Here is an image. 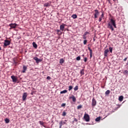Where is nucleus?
Here are the masks:
<instances>
[{
  "label": "nucleus",
  "instance_id": "nucleus-33",
  "mask_svg": "<svg viewBox=\"0 0 128 128\" xmlns=\"http://www.w3.org/2000/svg\"><path fill=\"white\" fill-rule=\"evenodd\" d=\"M84 62H88V58L86 57H84Z\"/></svg>",
  "mask_w": 128,
  "mask_h": 128
},
{
  "label": "nucleus",
  "instance_id": "nucleus-31",
  "mask_svg": "<svg viewBox=\"0 0 128 128\" xmlns=\"http://www.w3.org/2000/svg\"><path fill=\"white\" fill-rule=\"evenodd\" d=\"M62 116H66V112L65 111H64Z\"/></svg>",
  "mask_w": 128,
  "mask_h": 128
},
{
  "label": "nucleus",
  "instance_id": "nucleus-10",
  "mask_svg": "<svg viewBox=\"0 0 128 128\" xmlns=\"http://www.w3.org/2000/svg\"><path fill=\"white\" fill-rule=\"evenodd\" d=\"M108 52H110V50H108V49H106L104 50V56H105V58H106V56H108Z\"/></svg>",
  "mask_w": 128,
  "mask_h": 128
},
{
  "label": "nucleus",
  "instance_id": "nucleus-37",
  "mask_svg": "<svg viewBox=\"0 0 128 128\" xmlns=\"http://www.w3.org/2000/svg\"><path fill=\"white\" fill-rule=\"evenodd\" d=\"M87 42H88V40H84V44H86Z\"/></svg>",
  "mask_w": 128,
  "mask_h": 128
},
{
  "label": "nucleus",
  "instance_id": "nucleus-13",
  "mask_svg": "<svg viewBox=\"0 0 128 128\" xmlns=\"http://www.w3.org/2000/svg\"><path fill=\"white\" fill-rule=\"evenodd\" d=\"M88 50L90 52V58H92V50L90 47H88Z\"/></svg>",
  "mask_w": 128,
  "mask_h": 128
},
{
  "label": "nucleus",
  "instance_id": "nucleus-44",
  "mask_svg": "<svg viewBox=\"0 0 128 128\" xmlns=\"http://www.w3.org/2000/svg\"><path fill=\"white\" fill-rule=\"evenodd\" d=\"M109 4H110V0H107ZM114 2H116V0H113Z\"/></svg>",
  "mask_w": 128,
  "mask_h": 128
},
{
  "label": "nucleus",
  "instance_id": "nucleus-5",
  "mask_svg": "<svg viewBox=\"0 0 128 128\" xmlns=\"http://www.w3.org/2000/svg\"><path fill=\"white\" fill-rule=\"evenodd\" d=\"M16 26H18V24L16 23L10 24H9V26L10 27V29L12 30V28H16Z\"/></svg>",
  "mask_w": 128,
  "mask_h": 128
},
{
  "label": "nucleus",
  "instance_id": "nucleus-20",
  "mask_svg": "<svg viewBox=\"0 0 128 128\" xmlns=\"http://www.w3.org/2000/svg\"><path fill=\"white\" fill-rule=\"evenodd\" d=\"M56 32L57 34H58V36H60V34H62V32H60V30H57Z\"/></svg>",
  "mask_w": 128,
  "mask_h": 128
},
{
  "label": "nucleus",
  "instance_id": "nucleus-4",
  "mask_svg": "<svg viewBox=\"0 0 128 128\" xmlns=\"http://www.w3.org/2000/svg\"><path fill=\"white\" fill-rule=\"evenodd\" d=\"M94 12V18H98V16L100 15V12H98V10H95Z\"/></svg>",
  "mask_w": 128,
  "mask_h": 128
},
{
  "label": "nucleus",
  "instance_id": "nucleus-23",
  "mask_svg": "<svg viewBox=\"0 0 128 128\" xmlns=\"http://www.w3.org/2000/svg\"><path fill=\"white\" fill-rule=\"evenodd\" d=\"M66 92H68V90H64L62 91H61L60 92V94H66Z\"/></svg>",
  "mask_w": 128,
  "mask_h": 128
},
{
  "label": "nucleus",
  "instance_id": "nucleus-21",
  "mask_svg": "<svg viewBox=\"0 0 128 128\" xmlns=\"http://www.w3.org/2000/svg\"><path fill=\"white\" fill-rule=\"evenodd\" d=\"M39 124H40V126H43L44 128H46V126H44V122H42V121H39Z\"/></svg>",
  "mask_w": 128,
  "mask_h": 128
},
{
  "label": "nucleus",
  "instance_id": "nucleus-39",
  "mask_svg": "<svg viewBox=\"0 0 128 128\" xmlns=\"http://www.w3.org/2000/svg\"><path fill=\"white\" fill-rule=\"evenodd\" d=\"M86 34H88V32H86L83 35L86 36Z\"/></svg>",
  "mask_w": 128,
  "mask_h": 128
},
{
  "label": "nucleus",
  "instance_id": "nucleus-17",
  "mask_svg": "<svg viewBox=\"0 0 128 128\" xmlns=\"http://www.w3.org/2000/svg\"><path fill=\"white\" fill-rule=\"evenodd\" d=\"M118 100H119L120 102H122V100H124V96H119Z\"/></svg>",
  "mask_w": 128,
  "mask_h": 128
},
{
  "label": "nucleus",
  "instance_id": "nucleus-2",
  "mask_svg": "<svg viewBox=\"0 0 128 128\" xmlns=\"http://www.w3.org/2000/svg\"><path fill=\"white\" fill-rule=\"evenodd\" d=\"M4 48H5V46H10V41L8 40H6L4 41Z\"/></svg>",
  "mask_w": 128,
  "mask_h": 128
},
{
  "label": "nucleus",
  "instance_id": "nucleus-22",
  "mask_svg": "<svg viewBox=\"0 0 128 128\" xmlns=\"http://www.w3.org/2000/svg\"><path fill=\"white\" fill-rule=\"evenodd\" d=\"M72 18L75 19V18H78V16L76 14H74L72 16Z\"/></svg>",
  "mask_w": 128,
  "mask_h": 128
},
{
  "label": "nucleus",
  "instance_id": "nucleus-32",
  "mask_svg": "<svg viewBox=\"0 0 128 128\" xmlns=\"http://www.w3.org/2000/svg\"><path fill=\"white\" fill-rule=\"evenodd\" d=\"M109 50L111 54L112 52V47H109Z\"/></svg>",
  "mask_w": 128,
  "mask_h": 128
},
{
  "label": "nucleus",
  "instance_id": "nucleus-46",
  "mask_svg": "<svg viewBox=\"0 0 128 128\" xmlns=\"http://www.w3.org/2000/svg\"><path fill=\"white\" fill-rule=\"evenodd\" d=\"M66 124V122H63V124Z\"/></svg>",
  "mask_w": 128,
  "mask_h": 128
},
{
  "label": "nucleus",
  "instance_id": "nucleus-36",
  "mask_svg": "<svg viewBox=\"0 0 128 128\" xmlns=\"http://www.w3.org/2000/svg\"><path fill=\"white\" fill-rule=\"evenodd\" d=\"M72 86H69L68 90H72Z\"/></svg>",
  "mask_w": 128,
  "mask_h": 128
},
{
  "label": "nucleus",
  "instance_id": "nucleus-19",
  "mask_svg": "<svg viewBox=\"0 0 128 128\" xmlns=\"http://www.w3.org/2000/svg\"><path fill=\"white\" fill-rule=\"evenodd\" d=\"M80 74H81V76H84V70L82 69V70H81L80 71Z\"/></svg>",
  "mask_w": 128,
  "mask_h": 128
},
{
  "label": "nucleus",
  "instance_id": "nucleus-41",
  "mask_svg": "<svg viewBox=\"0 0 128 128\" xmlns=\"http://www.w3.org/2000/svg\"><path fill=\"white\" fill-rule=\"evenodd\" d=\"M66 106V103H63L62 104L61 106L64 107Z\"/></svg>",
  "mask_w": 128,
  "mask_h": 128
},
{
  "label": "nucleus",
  "instance_id": "nucleus-47",
  "mask_svg": "<svg viewBox=\"0 0 128 128\" xmlns=\"http://www.w3.org/2000/svg\"><path fill=\"white\" fill-rule=\"evenodd\" d=\"M0 50H2V48L0 46Z\"/></svg>",
  "mask_w": 128,
  "mask_h": 128
},
{
  "label": "nucleus",
  "instance_id": "nucleus-6",
  "mask_svg": "<svg viewBox=\"0 0 128 128\" xmlns=\"http://www.w3.org/2000/svg\"><path fill=\"white\" fill-rule=\"evenodd\" d=\"M92 106H96V100L94 98L92 99Z\"/></svg>",
  "mask_w": 128,
  "mask_h": 128
},
{
  "label": "nucleus",
  "instance_id": "nucleus-30",
  "mask_svg": "<svg viewBox=\"0 0 128 128\" xmlns=\"http://www.w3.org/2000/svg\"><path fill=\"white\" fill-rule=\"evenodd\" d=\"M82 108V105H79V106H78V107H77V110H80V109Z\"/></svg>",
  "mask_w": 128,
  "mask_h": 128
},
{
  "label": "nucleus",
  "instance_id": "nucleus-27",
  "mask_svg": "<svg viewBox=\"0 0 128 128\" xmlns=\"http://www.w3.org/2000/svg\"><path fill=\"white\" fill-rule=\"evenodd\" d=\"M64 60L63 58H62L60 60V64H64Z\"/></svg>",
  "mask_w": 128,
  "mask_h": 128
},
{
  "label": "nucleus",
  "instance_id": "nucleus-15",
  "mask_svg": "<svg viewBox=\"0 0 128 128\" xmlns=\"http://www.w3.org/2000/svg\"><path fill=\"white\" fill-rule=\"evenodd\" d=\"M70 98H72V102H76V97H74V96H72L70 97Z\"/></svg>",
  "mask_w": 128,
  "mask_h": 128
},
{
  "label": "nucleus",
  "instance_id": "nucleus-34",
  "mask_svg": "<svg viewBox=\"0 0 128 128\" xmlns=\"http://www.w3.org/2000/svg\"><path fill=\"white\" fill-rule=\"evenodd\" d=\"M76 60H80V56H78L76 58Z\"/></svg>",
  "mask_w": 128,
  "mask_h": 128
},
{
  "label": "nucleus",
  "instance_id": "nucleus-45",
  "mask_svg": "<svg viewBox=\"0 0 128 128\" xmlns=\"http://www.w3.org/2000/svg\"><path fill=\"white\" fill-rule=\"evenodd\" d=\"M94 42H96V39H94V38L93 39Z\"/></svg>",
  "mask_w": 128,
  "mask_h": 128
},
{
  "label": "nucleus",
  "instance_id": "nucleus-9",
  "mask_svg": "<svg viewBox=\"0 0 128 128\" xmlns=\"http://www.w3.org/2000/svg\"><path fill=\"white\" fill-rule=\"evenodd\" d=\"M34 60L36 61V64H38V62H42V60L40 59H38L36 56L34 57Z\"/></svg>",
  "mask_w": 128,
  "mask_h": 128
},
{
  "label": "nucleus",
  "instance_id": "nucleus-48",
  "mask_svg": "<svg viewBox=\"0 0 128 128\" xmlns=\"http://www.w3.org/2000/svg\"><path fill=\"white\" fill-rule=\"evenodd\" d=\"M60 128H62V126H60Z\"/></svg>",
  "mask_w": 128,
  "mask_h": 128
},
{
  "label": "nucleus",
  "instance_id": "nucleus-51",
  "mask_svg": "<svg viewBox=\"0 0 128 128\" xmlns=\"http://www.w3.org/2000/svg\"><path fill=\"white\" fill-rule=\"evenodd\" d=\"M0 38H1V37H0Z\"/></svg>",
  "mask_w": 128,
  "mask_h": 128
},
{
  "label": "nucleus",
  "instance_id": "nucleus-16",
  "mask_svg": "<svg viewBox=\"0 0 128 128\" xmlns=\"http://www.w3.org/2000/svg\"><path fill=\"white\" fill-rule=\"evenodd\" d=\"M32 46H33V47H34V48H38V44H36V42H32Z\"/></svg>",
  "mask_w": 128,
  "mask_h": 128
},
{
  "label": "nucleus",
  "instance_id": "nucleus-14",
  "mask_svg": "<svg viewBox=\"0 0 128 128\" xmlns=\"http://www.w3.org/2000/svg\"><path fill=\"white\" fill-rule=\"evenodd\" d=\"M22 68H23V70H22V72H23V74H24L28 68L26 67V66H24Z\"/></svg>",
  "mask_w": 128,
  "mask_h": 128
},
{
  "label": "nucleus",
  "instance_id": "nucleus-3",
  "mask_svg": "<svg viewBox=\"0 0 128 128\" xmlns=\"http://www.w3.org/2000/svg\"><path fill=\"white\" fill-rule=\"evenodd\" d=\"M84 118L86 122H90V116L88 114H85L84 116Z\"/></svg>",
  "mask_w": 128,
  "mask_h": 128
},
{
  "label": "nucleus",
  "instance_id": "nucleus-18",
  "mask_svg": "<svg viewBox=\"0 0 128 128\" xmlns=\"http://www.w3.org/2000/svg\"><path fill=\"white\" fill-rule=\"evenodd\" d=\"M110 94V90H107L105 92V94H106V96H108V94Z\"/></svg>",
  "mask_w": 128,
  "mask_h": 128
},
{
  "label": "nucleus",
  "instance_id": "nucleus-29",
  "mask_svg": "<svg viewBox=\"0 0 128 128\" xmlns=\"http://www.w3.org/2000/svg\"><path fill=\"white\" fill-rule=\"evenodd\" d=\"M78 90V86H76L75 88H74V90L76 91Z\"/></svg>",
  "mask_w": 128,
  "mask_h": 128
},
{
  "label": "nucleus",
  "instance_id": "nucleus-25",
  "mask_svg": "<svg viewBox=\"0 0 128 128\" xmlns=\"http://www.w3.org/2000/svg\"><path fill=\"white\" fill-rule=\"evenodd\" d=\"M5 122L6 124H8V122H10V119L9 118H6L5 119Z\"/></svg>",
  "mask_w": 128,
  "mask_h": 128
},
{
  "label": "nucleus",
  "instance_id": "nucleus-38",
  "mask_svg": "<svg viewBox=\"0 0 128 128\" xmlns=\"http://www.w3.org/2000/svg\"><path fill=\"white\" fill-rule=\"evenodd\" d=\"M51 78H50V76H48L47 77H46V80H51Z\"/></svg>",
  "mask_w": 128,
  "mask_h": 128
},
{
  "label": "nucleus",
  "instance_id": "nucleus-26",
  "mask_svg": "<svg viewBox=\"0 0 128 128\" xmlns=\"http://www.w3.org/2000/svg\"><path fill=\"white\" fill-rule=\"evenodd\" d=\"M96 122H100V116L98 117L95 120Z\"/></svg>",
  "mask_w": 128,
  "mask_h": 128
},
{
  "label": "nucleus",
  "instance_id": "nucleus-35",
  "mask_svg": "<svg viewBox=\"0 0 128 128\" xmlns=\"http://www.w3.org/2000/svg\"><path fill=\"white\" fill-rule=\"evenodd\" d=\"M59 124L60 126H62V124H64L62 120L60 122Z\"/></svg>",
  "mask_w": 128,
  "mask_h": 128
},
{
  "label": "nucleus",
  "instance_id": "nucleus-7",
  "mask_svg": "<svg viewBox=\"0 0 128 128\" xmlns=\"http://www.w3.org/2000/svg\"><path fill=\"white\" fill-rule=\"evenodd\" d=\"M28 97V93L26 92H24L22 95V100L24 102L26 100V98Z\"/></svg>",
  "mask_w": 128,
  "mask_h": 128
},
{
  "label": "nucleus",
  "instance_id": "nucleus-40",
  "mask_svg": "<svg viewBox=\"0 0 128 128\" xmlns=\"http://www.w3.org/2000/svg\"><path fill=\"white\" fill-rule=\"evenodd\" d=\"M83 38L84 40H86V36L85 35H83Z\"/></svg>",
  "mask_w": 128,
  "mask_h": 128
},
{
  "label": "nucleus",
  "instance_id": "nucleus-43",
  "mask_svg": "<svg viewBox=\"0 0 128 128\" xmlns=\"http://www.w3.org/2000/svg\"><path fill=\"white\" fill-rule=\"evenodd\" d=\"M126 60H128V57L126 58H125L124 59V61L126 62Z\"/></svg>",
  "mask_w": 128,
  "mask_h": 128
},
{
  "label": "nucleus",
  "instance_id": "nucleus-8",
  "mask_svg": "<svg viewBox=\"0 0 128 128\" xmlns=\"http://www.w3.org/2000/svg\"><path fill=\"white\" fill-rule=\"evenodd\" d=\"M11 78L12 79L13 82H16L18 79L16 77V76H11Z\"/></svg>",
  "mask_w": 128,
  "mask_h": 128
},
{
  "label": "nucleus",
  "instance_id": "nucleus-42",
  "mask_svg": "<svg viewBox=\"0 0 128 128\" xmlns=\"http://www.w3.org/2000/svg\"><path fill=\"white\" fill-rule=\"evenodd\" d=\"M74 122H78V119H76V118H74Z\"/></svg>",
  "mask_w": 128,
  "mask_h": 128
},
{
  "label": "nucleus",
  "instance_id": "nucleus-49",
  "mask_svg": "<svg viewBox=\"0 0 128 128\" xmlns=\"http://www.w3.org/2000/svg\"><path fill=\"white\" fill-rule=\"evenodd\" d=\"M82 56H84V54L82 55Z\"/></svg>",
  "mask_w": 128,
  "mask_h": 128
},
{
  "label": "nucleus",
  "instance_id": "nucleus-28",
  "mask_svg": "<svg viewBox=\"0 0 128 128\" xmlns=\"http://www.w3.org/2000/svg\"><path fill=\"white\" fill-rule=\"evenodd\" d=\"M127 74H128V70H125L124 72H123V74L124 75Z\"/></svg>",
  "mask_w": 128,
  "mask_h": 128
},
{
  "label": "nucleus",
  "instance_id": "nucleus-12",
  "mask_svg": "<svg viewBox=\"0 0 128 128\" xmlns=\"http://www.w3.org/2000/svg\"><path fill=\"white\" fill-rule=\"evenodd\" d=\"M66 26L65 24H62L60 26V30L64 32V26Z\"/></svg>",
  "mask_w": 128,
  "mask_h": 128
},
{
  "label": "nucleus",
  "instance_id": "nucleus-1",
  "mask_svg": "<svg viewBox=\"0 0 128 128\" xmlns=\"http://www.w3.org/2000/svg\"><path fill=\"white\" fill-rule=\"evenodd\" d=\"M108 28L110 30H111L112 32H114V28H116V20L111 18L110 20V22L108 23Z\"/></svg>",
  "mask_w": 128,
  "mask_h": 128
},
{
  "label": "nucleus",
  "instance_id": "nucleus-11",
  "mask_svg": "<svg viewBox=\"0 0 128 128\" xmlns=\"http://www.w3.org/2000/svg\"><path fill=\"white\" fill-rule=\"evenodd\" d=\"M104 12H102L100 17L99 18L98 22H102V18H104Z\"/></svg>",
  "mask_w": 128,
  "mask_h": 128
},
{
  "label": "nucleus",
  "instance_id": "nucleus-24",
  "mask_svg": "<svg viewBox=\"0 0 128 128\" xmlns=\"http://www.w3.org/2000/svg\"><path fill=\"white\" fill-rule=\"evenodd\" d=\"M44 6H46V7H48V6H50V4L48 3V2L45 3V4H44Z\"/></svg>",
  "mask_w": 128,
  "mask_h": 128
},
{
  "label": "nucleus",
  "instance_id": "nucleus-50",
  "mask_svg": "<svg viewBox=\"0 0 128 128\" xmlns=\"http://www.w3.org/2000/svg\"><path fill=\"white\" fill-rule=\"evenodd\" d=\"M102 88H104V86H102Z\"/></svg>",
  "mask_w": 128,
  "mask_h": 128
}]
</instances>
